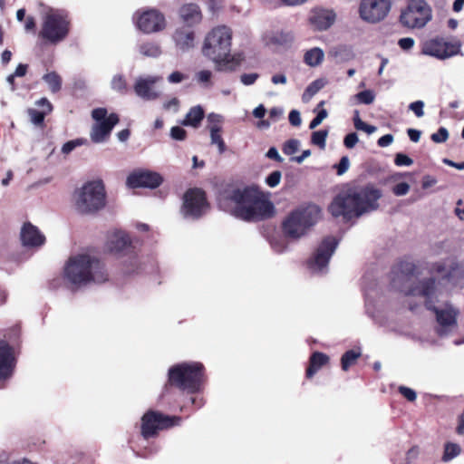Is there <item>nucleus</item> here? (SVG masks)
Wrapping results in <instances>:
<instances>
[{
    "label": "nucleus",
    "instance_id": "obj_60",
    "mask_svg": "<svg viewBox=\"0 0 464 464\" xmlns=\"http://www.w3.org/2000/svg\"><path fill=\"white\" fill-rule=\"evenodd\" d=\"M415 41L411 37L401 38L398 42V45L404 51H409L414 46Z\"/></svg>",
    "mask_w": 464,
    "mask_h": 464
},
{
    "label": "nucleus",
    "instance_id": "obj_40",
    "mask_svg": "<svg viewBox=\"0 0 464 464\" xmlns=\"http://www.w3.org/2000/svg\"><path fill=\"white\" fill-rule=\"evenodd\" d=\"M208 121V129L211 130V128H216L222 130V122H223V117L217 113H209L207 117Z\"/></svg>",
    "mask_w": 464,
    "mask_h": 464
},
{
    "label": "nucleus",
    "instance_id": "obj_5",
    "mask_svg": "<svg viewBox=\"0 0 464 464\" xmlns=\"http://www.w3.org/2000/svg\"><path fill=\"white\" fill-rule=\"evenodd\" d=\"M231 40L232 32L225 25L215 27L205 38L202 53L216 63L218 70L231 62Z\"/></svg>",
    "mask_w": 464,
    "mask_h": 464
},
{
    "label": "nucleus",
    "instance_id": "obj_10",
    "mask_svg": "<svg viewBox=\"0 0 464 464\" xmlns=\"http://www.w3.org/2000/svg\"><path fill=\"white\" fill-rule=\"evenodd\" d=\"M107 249L119 257H127L124 261L126 272H133L138 265L137 254L129 235L123 231H114L108 236Z\"/></svg>",
    "mask_w": 464,
    "mask_h": 464
},
{
    "label": "nucleus",
    "instance_id": "obj_63",
    "mask_svg": "<svg viewBox=\"0 0 464 464\" xmlns=\"http://www.w3.org/2000/svg\"><path fill=\"white\" fill-rule=\"evenodd\" d=\"M185 79H186V76L183 73H181L180 72H178V71L173 72L168 77V81L170 83H179V82H181Z\"/></svg>",
    "mask_w": 464,
    "mask_h": 464
},
{
    "label": "nucleus",
    "instance_id": "obj_53",
    "mask_svg": "<svg viewBox=\"0 0 464 464\" xmlns=\"http://www.w3.org/2000/svg\"><path fill=\"white\" fill-rule=\"evenodd\" d=\"M394 163L397 166H411L413 163V160L403 153H397L395 155Z\"/></svg>",
    "mask_w": 464,
    "mask_h": 464
},
{
    "label": "nucleus",
    "instance_id": "obj_39",
    "mask_svg": "<svg viewBox=\"0 0 464 464\" xmlns=\"http://www.w3.org/2000/svg\"><path fill=\"white\" fill-rule=\"evenodd\" d=\"M27 113L30 117L31 122L37 126L44 122V117L47 114L46 111H39L35 109H28Z\"/></svg>",
    "mask_w": 464,
    "mask_h": 464
},
{
    "label": "nucleus",
    "instance_id": "obj_57",
    "mask_svg": "<svg viewBox=\"0 0 464 464\" xmlns=\"http://www.w3.org/2000/svg\"><path fill=\"white\" fill-rule=\"evenodd\" d=\"M409 190L410 186L406 182L398 183L392 188V191L396 196H404L409 192Z\"/></svg>",
    "mask_w": 464,
    "mask_h": 464
},
{
    "label": "nucleus",
    "instance_id": "obj_61",
    "mask_svg": "<svg viewBox=\"0 0 464 464\" xmlns=\"http://www.w3.org/2000/svg\"><path fill=\"white\" fill-rule=\"evenodd\" d=\"M289 122L293 126H300L302 123L300 112L297 110H292L288 116Z\"/></svg>",
    "mask_w": 464,
    "mask_h": 464
},
{
    "label": "nucleus",
    "instance_id": "obj_59",
    "mask_svg": "<svg viewBox=\"0 0 464 464\" xmlns=\"http://www.w3.org/2000/svg\"><path fill=\"white\" fill-rule=\"evenodd\" d=\"M258 73H244L240 76V81L244 85H251L258 79Z\"/></svg>",
    "mask_w": 464,
    "mask_h": 464
},
{
    "label": "nucleus",
    "instance_id": "obj_44",
    "mask_svg": "<svg viewBox=\"0 0 464 464\" xmlns=\"http://www.w3.org/2000/svg\"><path fill=\"white\" fill-rule=\"evenodd\" d=\"M449 138V131L446 128L440 127L437 132L432 133L430 139L435 143L445 142Z\"/></svg>",
    "mask_w": 464,
    "mask_h": 464
},
{
    "label": "nucleus",
    "instance_id": "obj_18",
    "mask_svg": "<svg viewBox=\"0 0 464 464\" xmlns=\"http://www.w3.org/2000/svg\"><path fill=\"white\" fill-rule=\"evenodd\" d=\"M391 6V0H362L360 16L363 21L375 24L388 15Z\"/></svg>",
    "mask_w": 464,
    "mask_h": 464
},
{
    "label": "nucleus",
    "instance_id": "obj_43",
    "mask_svg": "<svg viewBox=\"0 0 464 464\" xmlns=\"http://www.w3.org/2000/svg\"><path fill=\"white\" fill-rule=\"evenodd\" d=\"M300 147V141L295 139L288 140L283 147V152L286 155L295 154Z\"/></svg>",
    "mask_w": 464,
    "mask_h": 464
},
{
    "label": "nucleus",
    "instance_id": "obj_13",
    "mask_svg": "<svg viewBox=\"0 0 464 464\" xmlns=\"http://www.w3.org/2000/svg\"><path fill=\"white\" fill-rule=\"evenodd\" d=\"M92 117L96 121L92 125L90 137L92 142H104L110 136L114 126L119 122V116L116 113H111L107 116L105 108H97L92 111Z\"/></svg>",
    "mask_w": 464,
    "mask_h": 464
},
{
    "label": "nucleus",
    "instance_id": "obj_27",
    "mask_svg": "<svg viewBox=\"0 0 464 464\" xmlns=\"http://www.w3.org/2000/svg\"><path fill=\"white\" fill-rule=\"evenodd\" d=\"M182 20L188 24H194L201 20V12L199 7L195 4L183 5L179 10Z\"/></svg>",
    "mask_w": 464,
    "mask_h": 464
},
{
    "label": "nucleus",
    "instance_id": "obj_16",
    "mask_svg": "<svg viewBox=\"0 0 464 464\" xmlns=\"http://www.w3.org/2000/svg\"><path fill=\"white\" fill-rule=\"evenodd\" d=\"M181 422V418L177 416H168L158 411H148L141 420V434L144 439H149L157 434L158 430L178 426Z\"/></svg>",
    "mask_w": 464,
    "mask_h": 464
},
{
    "label": "nucleus",
    "instance_id": "obj_12",
    "mask_svg": "<svg viewBox=\"0 0 464 464\" xmlns=\"http://www.w3.org/2000/svg\"><path fill=\"white\" fill-rule=\"evenodd\" d=\"M209 208L205 192L200 188H189L183 196L180 213L184 218L198 219Z\"/></svg>",
    "mask_w": 464,
    "mask_h": 464
},
{
    "label": "nucleus",
    "instance_id": "obj_4",
    "mask_svg": "<svg viewBox=\"0 0 464 464\" xmlns=\"http://www.w3.org/2000/svg\"><path fill=\"white\" fill-rule=\"evenodd\" d=\"M64 279L74 287L90 283L101 284L108 280L104 265L97 257L87 254L72 256L63 269Z\"/></svg>",
    "mask_w": 464,
    "mask_h": 464
},
{
    "label": "nucleus",
    "instance_id": "obj_25",
    "mask_svg": "<svg viewBox=\"0 0 464 464\" xmlns=\"http://www.w3.org/2000/svg\"><path fill=\"white\" fill-rule=\"evenodd\" d=\"M20 237L23 245L29 247H39L45 242V237L31 223L23 226Z\"/></svg>",
    "mask_w": 464,
    "mask_h": 464
},
{
    "label": "nucleus",
    "instance_id": "obj_14",
    "mask_svg": "<svg viewBox=\"0 0 464 464\" xmlns=\"http://www.w3.org/2000/svg\"><path fill=\"white\" fill-rule=\"evenodd\" d=\"M461 44L459 41H448L443 37H434L421 44V53L439 60H446L459 54Z\"/></svg>",
    "mask_w": 464,
    "mask_h": 464
},
{
    "label": "nucleus",
    "instance_id": "obj_64",
    "mask_svg": "<svg viewBox=\"0 0 464 464\" xmlns=\"http://www.w3.org/2000/svg\"><path fill=\"white\" fill-rule=\"evenodd\" d=\"M266 157L271 159V160H274L277 162H282L283 161V158L280 156V154L278 153V150H276V147H271L267 152H266Z\"/></svg>",
    "mask_w": 464,
    "mask_h": 464
},
{
    "label": "nucleus",
    "instance_id": "obj_21",
    "mask_svg": "<svg viewBox=\"0 0 464 464\" xmlns=\"http://www.w3.org/2000/svg\"><path fill=\"white\" fill-rule=\"evenodd\" d=\"M162 80L158 75H144L136 79L133 89L137 96L145 101H153L160 97L155 90V84Z\"/></svg>",
    "mask_w": 464,
    "mask_h": 464
},
{
    "label": "nucleus",
    "instance_id": "obj_20",
    "mask_svg": "<svg viewBox=\"0 0 464 464\" xmlns=\"http://www.w3.org/2000/svg\"><path fill=\"white\" fill-rule=\"evenodd\" d=\"M163 181L162 177L158 172L140 169L133 171L127 178V185L130 188H155Z\"/></svg>",
    "mask_w": 464,
    "mask_h": 464
},
{
    "label": "nucleus",
    "instance_id": "obj_32",
    "mask_svg": "<svg viewBox=\"0 0 464 464\" xmlns=\"http://www.w3.org/2000/svg\"><path fill=\"white\" fill-rule=\"evenodd\" d=\"M43 80L47 83L52 92L55 93L62 88V78L55 72H51L43 76Z\"/></svg>",
    "mask_w": 464,
    "mask_h": 464
},
{
    "label": "nucleus",
    "instance_id": "obj_19",
    "mask_svg": "<svg viewBox=\"0 0 464 464\" xmlns=\"http://www.w3.org/2000/svg\"><path fill=\"white\" fill-rule=\"evenodd\" d=\"M134 20L137 27L145 34L161 31L165 27L163 14L154 9L136 12Z\"/></svg>",
    "mask_w": 464,
    "mask_h": 464
},
{
    "label": "nucleus",
    "instance_id": "obj_28",
    "mask_svg": "<svg viewBox=\"0 0 464 464\" xmlns=\"http://www.w3.org/2000/svg\"><path fill=\"white\" fill-rule=\"evenodd\" d=\"M329 361V357L320 352H314L309 361V366L306 370V377H313L324 364Z\"/></svg>",
    "mask_w": 464,
    "mask_h": 464
},
{
    "label": "nucleus",
    "instance_id": "obj_15",
    "mask_svg": "<svg viewBox=\"0 0 464 464\" xmlns=\"http://www.w3.org/2000/svg\"><path fill=\"white\" fill-rule=\"evenodd\" d=\"M338 241L333 237H325L308 260V268L313 274L324 275L328 271L329 261L334 255Z\"/></svg>",
    "mask_w": 464,
    "mask_h": 464
},
{
    "label": "nucleus",
    "instance_id": "obj_37",
    "mask_svg": "<svg viewBox=\"0 0 464 464\" xmlns=\"http://www.w3.org/2000/svg\"><path fill=\"white\" fill-rule=\"evenodd\" d=\"M87 143L86 139L79 138L65 142L62 147V152L63 154H69L77 147L82 146Z\"/></svg>",
    "mask_w": 464,
    "mask_h": 464
},
{
    "label": "nucleus",
    "instance_id": "obj_24",
    "mask_svg": "<svg viewBox=\"0 0 464 464\" xmlns=\"http://www.w3.org/2000/svg\"><path fill=\"white\" fill-rule=\"evenodd\" d=\"M176 48L182 52H188L195 46V33L193 29L187 26L177 28L172 35Z\"/></svg>",
    "mask_w": 464,
    "mask_h": 464
},
{
    "label": "nucleus",
    "instance_id": "obj_51",
    "mask_svg": "<svg viewBox=\"0 0 464 464\" xmlns=\"http://www.w3.org/2000/svg\"><path fill=\"white\" fill-rule=\"evenodd\" d=\"M354 127L358 130H363L367 134H372L376 131L377 128L373 125H369L362 121V119H358L357 123L354 124Z\"/></svg>",
    "mask_w": 464,
    "mask_h": 464
},
{
    "label": "nucleus",
    "instance_id": "obj_3",
    "mask_svg": "<svg viewBox=\"0 0 464 464\" xmlns=\"http://www.w3.org/2000/svg\"><path fill=\"white\" fill-rule=\"evenodd\" d=\"M381 196L379 189L370 186L349 189L334 198L329 211L334 217H343L345 220H350L376 209Z\"/></svg>",
    "mask_w": 464,
    "mask_h": 464
},
{
    "label": "nucleus",
    "instance_id": "obj_34",
    "mask_svg": "<svg viewBox=\"0 0 464 464\" xmlns=\"http://www.w3.org/2000/svg\"><path fill=\"white\" fill-rule=\"evenodd\" d=\"M360 356L361 352H356L354 350L345 352L341 358L342 369L343 371H347Z\"/></svg>",
    "mask_w": 464,
    "mask_h": 464
},
{
    "label": "nucleus",
    "instance_id": "obj_31",
    "mask_svg": "<svg viewBox=\"0 0 464 464\" xmlns=\"http://www.w3.org/2000/svg\"><path fill=\"white\" fill-rule=\"evenodd\" d=\"M141 55L150 58H158L162 51L159 44L155 42H145L138 46Z\"/></svg>",
    "mask_w": 464,
    "mask_h": 464
},
{
    "label": "nucleus",
    "instance_id": "obj_45",
    "mask_svg": "<svg viewBox=\"0 0 464 464\" xmlns=\"http://www.w3.org/2000/svg\"><path fill=\"white\" fill-rule=\"evenodd\" d=\"M281 178V171L275 170L266 177V183L270 188H276L280 183Z\"/></svg>",
    "mask_w": 464,
    "mask_h": 464
},
{
    "label": "nucleus",
    "instance_id": "obj_55",
    "mask_svg": "<svg viewBox=\"0 0 464 464\" xmlns=\"http://www.w3.org/2000/svg\"><path fill=\"white\" fill-rule=\"evenodd\" d=\"M400 393L406 398L409 401H414L417 398L416 392L408 387L405 386H400L399 387Z\"/></svg>",
    "mask_w": 464,
    "mask_h": 464
},
{
    "label": "nucleus",
    "instance_id": "obj_2",
    "mask_svg": "<svg viewBox=\"0 0 464 464\" xmlns=\"http://www.w3.org/2000/svg\"><path fill=\"white\" fill-rule=\"evenodd\" d=\"M221 209L245 221L258 220L272 216L274 205L253 187L232 188L218 198Z\"/></svg>",
    "mask_w": 464,
    "mask_h": 464
},
{
    "label": "nucleus",
    "instance_id": "obj_30",
    "mask_svg": "<svg viewBox=\"0 0 464 464\" xmlns=\"http://www.w3.org/2000/svg\"><path fill=\"white\" fill-rule=\"evenodd\" d=\"M324 53L319 47H314L306 51L304 55V63L311 67L319 65L324 61Z\"/></svg>",
    "mask_w": 464,
    "mask_h": 464
},
{
    "label": "nucleus",
    "instance_id": "obj_9",
    "mask_svg": "<svg viewBox=\"0 0 464 464\" xmlns=\"http://www.w3.org/2000/svg\"><path fill=\"white\" fill-rule=\"evenodd\" d=\"M69 24L68 14L64 10L50 9L43 18L39 35L46 42L56 44L66 38Z\"/></svg>",
    "mask_w": 464,
    "mask_h": 464
},
{
    "label": "nucleus",
    "instance_id": "obj_48",
    "mask_svg": "<svg viewBox=\"0 0 464 464\" xmlns=\"http://www.w3.org/2000/svg\"><path fill=\"white\" fill-rule=\"evenodd\" d=\"M328 113L327 111L323 109L321 110L317 115L311 121L309 124V128L311 130L315 129L318 125L322 123V121L327 117Z\"/></svg>",
    "mask_w": 464,
    "mask_h": 464
},
{
    "label": "nucleus",
    "instance_id": "obj_26",
    "mask_svg": "<svg viewBox=\"0 0 464 464\" xmlns=\"http://www.w3.org/2000/svg\"><path fill=\"white\" fill-rule=\"evenodd\" d=\"M293 35L291 33L284 31H274L265 34L264 42L266 45L272 47H281L288 45L293 42Z\"/></svg>",
    "mask_w": 464,
    "mask_h": 464
},
{
    "label": "nucleus",
    "instance_id": "obj_36",
    "mask_svg": "<svg viewBox=\"0 0 464 464\" xmlns=\"http://www.w3.org/2000/svg\"><path fill=\"white\" fill-rule=\"evenodd\" d=\"M221 130H222L216 128H211V130H209L211 144L218 146L219 153H223L226 150V144L220 134Z\"/></svg>",
    "mask_w": 464,
    "mask_h": 464
},
{
    "label": "nucleus",
    "instance_id": "obj_33",
    "mask_svg": "<svg viewBox=\"0 0 464 464\" xmlns=\"http://www.w3.org/2000/svg\"><path fill=\"white\" fill-rule=\"evenodd\" d=\"M461 452V448L457 443L448 442L444 446V453L442 460L444 462L450 461L454 458L458 457Z\"/></svg>",
    "mask_w": 464,
    "mask_h": 464
},
{
    "label": "nucleus",
    "instance_id": "obj_49",
    "mask_svg": "<svg viewBox=\"0 0 464 464\" xmlns=\"http://www.w3.org/2000/svg\"><path fill=\"white\" fill-rule=\"evenodd\" d=\"M354 127L358 130H363L367 134H372L376 131L377 128L373 125H369L362 121V119H358L357 123L354 124Z\"/></svg>",
    "mask_w": 464,
    "mask_h": 464
},
{
    "label": "nucleus",
    "instance_id": "obj_41",
    "mask_svg": "<svg viewBox=\"0 0 464 464\" xmlns=\"http://www.w3.org/2000/svg\"><path fill=\"white\" fill-rule=\"evenodd\" d=\"M356 99L358 100V102L360 103H362V104H371L373 102L374 99H375V94L371 90H365V91H362V92H358L356 95H355Z\"/></svg>",
    "mask_w": 464,
    "mask_h": 464
},
{
    "label": "nucleus",
    "instance_id": "obj_54",
    "mask_svg": "<svg viewBox=\"0 0 464 464\" xmlns=\"http://www.w3.org/2000/svg\"><path fill=\"white\" fill-rule=\"evenodd\" d=\"M349 166H350L349 158L347 156L342 157L339 163L335 166L337 174L338 175L344 174L348 170Z\"/></svg>",
    "mask_w": 464,
    "mask_h": 464
},
{
    "label": "nucleus",
    "instance_id": "obj_50",
    "mask_svg": "<svg viewBox=\"0 0 464 464\" xmlns=\"http://www.w3.org/2000/svg\"><path fill=\"white\" fill-rule=\"evenodd\" d=\"M354 127L358 130H363L367 134H372L376 131L377 128L373 125H369L362 121V119H358L357 123L354 124Z\"/></svg>",
    "mask_w": 464,
    "mask_h": 464
},
{
    "label": "nucleus",
    "instance_id": "obj_7",
    "mask_svg": "<svg viewBox=\"0 0 464 464\" xmlns=\"http://www.w3.org/2000/svg\"><path fill=\"white\" fill-rule=\"evenodd\" d=\"M105 204L106 192L101 180L87 182L75 192V208L81 214H94Z\"/></svg>",
    "mask_w": 464,
    "mask_h": 464
},
{
    "label": "nucleus",
    "instance_id": "obj_56",
    "mask_svg": "<svg viewBox=\"0 0 464 464\" xmlns=\"http://www.w3.org/2000/svg\"><path fill=\"white\" fill-rule=\"evenodd\" d=\"M358 140V135L355 132H351L344 137L343 144L347 149H353Z\"/></svg>",
    "mask_w": 464,
    "mask_h": 464
},
{
    "label": "nucleus",
    "instance_id": "obj_58",
    "mask_svg": "<svg viewBox=\"0 0 464 464\" xmlns=\"http://www.w3.org/2000/svg\"><path fill=\"white\" fill-rule=\"evenodd\" d=\"M170 136L177 140H183L186 137V130L179 126L171 128Z\"/></svg>",
    "mask_w": 464,
    "mask_h": 464
},
{
    "label": "nucleus",
    "instance_id": "obj_35",
    "mask_svg": "<svg viewBox=\"0 0 464 464\" xmlns=\"http://www.w3.org/2000/svg\"><path fill=\"white\" fill-rule=\"evenodd\" d=\"M328 136L327 130H320L317 131H314L311 137V142L314 145L318 146L320 149L324 150L326 145V138Z\"/></svg>",
    "mask_w": 464,
    "mask_h": 464
},
{
    "label": "nucleus",
    "instance_id": "obj_46",
    "mask_svg": "<svg viewBox=\"0 0 464 464\" xmlns=\"http://www.w3.org/2000/svg\"><path fill=\"white\" fill-rule=\"evenodd\" d=\"M424 102L422 101H416L409 105V110L411 111L416 117L420 118L424 115Z\"/></svg>",
    "mask_w": 464,
    "mask_h": 464
},
{
    "label": "nucleus",
    "instance_id": "obj_62",
    "mask_svg": "<svg viewBox=\"0 0 464 464\" xmlns=\"http://www.w3.org/2000/svg\"><path fill=\"white\" fill-rule=\"evenodd\" d=\"M393 140H394L393 135L385 134L378 140L377 144L381 148H385V147L390 146L393 142Z\"/></svg>",
    "mask_w": 464,
    "mask_h": 464
},
{
    "label": "nucleus",
    "instance_id": "obj_42",
    "mask_svg": "<svg viewBox=\"0 0 464 464\" xmlns=\"http://www.w3.org/2000/svg\"><path fill=\"white\" fill-rule=\"evenodd\" d=\"M212 72L209 70H202L196 73L198 82L203 84L205 87L211 86Z\"/></svg>",
    "mask_w": 464,
    "mask_h": 464
},
{
    "label": "nucleus",
    "instance_id": "obj_23",
    "mask_svg": "<svg viewBox=\"0 0 464 464\" xmlns=\"http://www.w3.org/2000/svg\"><path fill=\"white\" fill-rule=\"evenodd\" d=\"M336 14L331 9L322 7L313 8L309 14V24L316 31H325L335 22Z\"/></svg>",
    "mask_w": 464,
    "mask_h": 464
},
{
    "label": "nucleus",
    "instance_id": "obj_11",
    "mask_svg": "<svg viewBox=\"0 0 464 464\" xmlns=\"http://www.w3.org/2000/svg\"><path fill=\"white\" fill-rule=\"evenodd\" d=\"M432 18V11L425 0H409L400 15V22L411 29L423 28Z\"/></svg>",
    "mask_w": 464,
    "mask_h": 464
},
{
    "label": "nucleus",
    "instance_id": "obj_22",
    "mask_svg": "<svg viewBox=\"0 0 464 464\" xmlns=\"http://www.w3.org/2000/svg\"><path fill=\"white\" fill-rule=\"evenodd\" d=\"M16 364L14 348L5 341L0 340V381L13 376Z\"/></svg>",
    "mask_w": 464,
    "mask_h": 464
},
{
    "label": "nucleus",
    "instance_id": "obj_29",
    "mask_svg": "<svg viewBox=\"0 0 464 464\" xmlns=\"http://www.w3.org/2000/svg\"><path fill=\"white\" fill-rule=\"evenodd\" d=\"M204 117V111L201 106L198 105L189 110L187 113L185 120L182 121L183 125L198 127Z\"/></svg>",
    "mask_w": 464,
    "mask_h": 464
},
{
    "label": "nucleus",
    "instance_id": "obj_17",
    "mask_svg": "<svg viewBox=\"0 0 464 464\" xmlns=\"http://www.w3.org/2000/svg\"><path fill=\"white\" fill-rule=\"evenodd\" d=\"M429 272L430 273V277H433V275L441 276V280L444 286L447 289H452L454 287L464 286V265L454 264L450 266V269L447 271L445 262H435L430 264L428 266Z\"/></svg>",
    "mask_w": 464,
    "mask_h": 464
},
{
    "label": "nucleus",
    "instance_id": "obj_1",
    "mask_svg": "<svg viewBox=\"0 0 464 464\" xmlns=\"http://www.w3.org/2000/svg\"><path fill=\"white\" fill-rule=\"evenodd\" d=\"M392 287L407 296L421 297L427 309L436 315L435 333L440 338H447L458 330V308L450 304L435 306L434 303L440 289L435 278L420 279L416 266L409 261H401L394 266L391 272Z\"/></svg>",
    "mask_w": 464,
    "mask_h": 464
},
{
    "label": "nucleus",
    "instance_id": "obj_38",
    "mask_svg": "<svg viewBox=\"0 0 464 464\" xmlns=\"http://www.w3.org/2000/svg\"><path fill=\"white\" fill-rule=\"evenodd\" d=\"M111 85L114 91L119 92H125L127 90L126 81L124 77L120 74L113 76Z\"/></svg>",
    "mask_w": 464,
    "mask_h": 464
},
{
    "label": "nucleus",
    "instance_id": "obj_52",
    "mask_svg": "<svg viewBox=\"0 0 464 464\" xmlns=\"http://www.w3.org/2000/svg\"><path fill=\"white\" fill-rule=\"evenodd\" d=\"M354 127L358 130H363L367 134H372L376 131L377 128L373 125H369L362 121V119H358L357 123L354 124Z\"/></svg>",
    "mask_w": 464,
    "mask_h": 464
},
{
    "label": "nucleus",
    "instance_id": "obj_47",
    "mask_svg": "<svg viewBox=\"0 0 464 464\" xmlns=\"http://www.w3.org/2000/svg\"><path fill=\"white\" fill-rule=\"evenodd\" d=\"M324 86L323 82L319 80L313 82L305 90L303 98L304 99L306 95L309 97L314 95L322 87Z\"/></svg>",
    "mask_w": 464,
    "mask_h": 464
},
{
    "label": "nucleus",
    "instance_id": "obj_6",
    "mask_svg": "<svg viewBox=\"0 0 464 464\" xmlns=\"http://www.w3.org/2000/svg\"><path fill=\"white\" fill-rule=\"evenodd\" d=\"M203 379L204 366L200 362H182L172 366L169 370V382L191 393L201 389Z\"/></svg>",
    "mask_w": 464,
    "mask_h": 464
},
{
    "label": "nucleus",
    "instance_id": "obj_8",
    "mask_svg": "<svg viewBox=\"0 0 464 464\" xmlns=\"http://www.w3.org/2000/svg\"><path fill=\"white\" fill-rule=\"evenodd\" d=\"M320 214L321 210L315 205L293 211L283 222L285 234L295 239L304 237L319 220Z\"/></svg>",
    "mask_w": 464,
    "mask_h": 464
}]
</instances>
